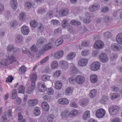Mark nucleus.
I'll return each mask as SVG.
<instances>
[{"instance_id":"a211bd4d","label":"nucleus","mask_w":122,"mask_h":122,"mask_svg":"<svg viewBox=\"0 0 122 122\" xmlns=\"http://www.w3.org/2000/svg\"><path fill=\"white\" fill-rule=\"evenodd\" d=\"M90 79L91 82L95 83L97 82L98 78L96 75L92 74L90 76Z\"/></svg>"},{"instance_id":"e433bc0d","label":"nucleus","mask_w":122,"mask_h":122,"mask_svg":"<svg viewBox=\"0 0 122 122\" xmlns=\"http://www.w3.org/2000/svg\"><path fill=\"white\" fill-rule=\"evenodd\" d=\"M78 112L77 110L75 109L71 112H69L70 117H71L73 116H76L78 114Z\"/></svg>"},{"instance_id":"bb28decb","label":"nucleus","mask_w":122,"mask_h":122,"mask_svg":"<svg viewBox=\"0 0 122 122\" xmlns=\"http://www.w3.org/2000/svg\"><path fill=\"white\" fill-rule=\"evenodd\" d=\"M47 120L49 122H55L56 121L55 117L53 115H49L47 117Z\"/></svg>"},{"instance_id":"7ed1b4c3","label":"nucleus","mask_w":122,"mask_h":122,"mask_svg":"<svg viewBox=\"0 0 122 122\" xmlns=\"http://www.w3.org/2000/svg\"><path fill=\"white\" fill-rule=\"evenodd\" d=\"M105 113V110L102 108H101L97 111L96 115L98 118H102L104 116Z\"/></svg>"},{"instance_id":"8fccbe9b","label":"nucleus","mask_w":122,"mask_h":122,"mask_svg":"<svg viewBox=\"0 0 122 122\" xmlns=\"http://www.w3.org/2000/svg\"><path fill=\"white\" fill-rule=\"evenodd\" d=\"M50 78V76L47 75H44L42 76L41 77L42 80L44 81L49 80Z\"/></svg>"},{"instance_id":"f3484780","label":"nucleus","mask_w":122,"mask_h":122,"mask_svg":"<svg viewBox=\"0 0 122 122\" xmlns=\"http://www.w3.org/2000/svg\"><path fill=\"white\" fill-rule=\"evenodd\" d=\"M53 44L51 43L45 44L43 47V51H47L48 49L52 48L53 47Z\"/></svg>"},{"instance_id":"6ab92c4d","label":"nucleus","mask_w":122,"mask_h":122,"mask_svg":"<svg viewBox=\"0 0 122 122\" xmlns=\"http://www.w3.org/2000/svg\"><path fill=\"white\" fill-rule=\"evenodd\" d=\"M116 40L118 44H122V33H120L117 34L116 37Z\"/></svg>"},{"instance_id":"4468645a","label":"nucleus","mask_w":122,"mask_h":122,"mask_svg":"<svg viewBox=\"0 0 122 122\" xmlns=\"http://www.w3.org/2000/svg\"><path fill=\"white\" fill-rule=\"evenodd\" d=\"M69 102L68 99L64 98L59 99L58 100V102L59 103L63 105L67 104H68Z\"/></svg>"},{"instance_id":"f03ea898","label":"nucleus","mask_w":122,"mask_h":122,"mask_svg":"<svg viewBox=\"0 0 122 122\" xmlns=\"http://www.w3.org/2000/svg\"><path fill=\"white\" fill-rule=\"evenodd\" d=\"M119 109V107L114 105L110 107L109 109V111L111 115H114L116 114Z\"/></svg>"},{"instance_id":"cd10ccee","label":"nucleus","mask_w":122,"mask_h":122,"mask_svg":"<svg viewBox=\"0 0 122 122\" xmlns=\"http://www.w3.org/2000/svg\"><path fill=\"white\" fill-rule=\"evenodd\" d=\"M34 114L36 116L40 115L41 113L40 108L37 107H35L34 111Z\"/></svg>"},{"instance_id":"4c0bfd02","label":"nucleus","mask_w":122,"mask_h":122,"mask_svg":"<svg viewBox=\"0 0 122 122\" xmlns=\"http://www.w3.org/2000/svg\"><path fill=\"white\" fill-rule=\"evenodd\" d=\"M97 91L95 89L91 90L89 93L90 97L91 98H93L95 97L96 95Z\"/></svg>"},{"instance_id":"680f3d73","label":"nucleus","mask_w":122,"mask_h":122,"mask_svg":"<svg viewBox=\"0 0 122 122\" xmlns=\"http://www.w3.org/2000/svg\"><path fill=\"white\" fill-rule=\"evenodd\" d=\"M89 102L88 100L86 99H83L82 102L81 104L83 106L87 105Z\"/></svg>"},{"instance_id":"3c124183","label":"nucleus","mask_w":122,"mask_h":122,"mask_svg":"<svg viewBox=\"0 0 122 122\" xmlns=\"http://www.w3.org/2000/svg\"><path fill=\"white\" fill-rule=\"evenodd\" d=\"M47 93L49 95H52L54 92L53 89L51 88H48L46 91Z\"/></svg>"},{"instance_id":"7c9ffc66","label":"nucleus","mask_w":122,"mask_h":122,"mask_svg":"<svg viewBox=\"0 0 122 122\" xmlns=\"http://www.w3.org/2000/svg\"><path fill=\"white\" fill-rule=\"evenodd\" d=\"M18 120L19 122H26V120L25 118H23V116L20 112L18 113Z\"/></svg>"},{"instance_id":"4d7b16f0","label":"nucleus","mask_w":122,"mask_h":122,"mask_svg":"<svg viewBox=\"0 0 122 122\" xmlns=\"http://www.w3.org/2000/svg\"><path fill=\"white\" fill-rule=\"evenodd\" d=\"M69 81L70 83L72 84H74L76 82L75 78L73 77H71L69 78Z\"/></svg>"},{"instance_id":"ddd939ff","label":"nucleus","mask_w":122,"mask_h":122,"mask_svg":"<svg viewBox=\"0 0 122 122\" xmlns=\"http://www.w3.org/2000/svg\"><path fill=\"white\" fill-rule=\"evenodd\" d=\"M64 54L63 51H58L54 54L53 55L54 58L56 59H59L62 57Z\"/></svg>"},{"instance_id":"473e14b6","label":"nucleus","mask_w":122,"mask_h":122,"mask_svg":"<svg viewBox=\"0 0 122 122\" xmlns=\"http://www.w3.org/2000/svg\"><path fill=\"white\" fill-rule=\"evenodd\" d=\"M75 56L76 55L74 52H71L68 55L67 58L68 60H71L75 57Z\"/></svg>"},{"instance_id":"774afa93","label":"nucleus","mask_w":122,"mask_h":122,"mask_svg":"<svg viewBox=\"0 0 122 122\" xmlns=\"http://www.w3.org/2000/svg\"><path fill=\"white\" fill-rule=\"evenodd\" d=\"M70 105L71 107L74 108L77 107V105L75 102H74L72 101L70 102Z\"/></svg>"},{"instance_id":"a18cd8bd","label":"nucleus","mask_w":122,"mask_h":122,"mask_svg":"<svg viewBox=\"0 0 122 122\" xmlns=\"http://www.w3.org/2000/svg\"><path fill=\"white\" fill-rule=\"evenodd\" d=\"M71 24L73 25H80L81 23L79 21L75 20H72L70 21Z\"/></svg>"},{"instance_id":"338daca9","label":"nucleus","mask_w":122,"mask_h":122,"mask_svg":"<svg viewBox=\"0 0 122 122\" xmlns=\"http://www.w3.org/2000/svg\"><path fill=\"white\" fill-rule=\"evenodd\" d=\"M48 59L49 57L48 56L46 57L40 61V63L42 64L46 62L48 60Z\"/></svg>"},{"instance_id":"c03bdc74","label":"nucleus","mask_w":122,"mask_h":122,"mask_svg":"<svg viewBox=\"0 0 122 122\" xmlns=\"http://www.w3.org/2000/svg\"><path fill=\"white\" fill-rule=\"evenodd\" d=\"M38 24L36 20H33L31 21L30 23V26L32 27L35 28L36 27Z\"/></svg>"},{"instance_id":"412c9836","label":"nucleus","mask_w":122,"mask_h":122,"mask_svg":"<svg viewBox=\"0 0 122 122\" xmlns=\"http://www.w3.org/2000/svg\"><path fill=\"white\" fill-rule=\"evenodd\" d=\"M108 100V97L107 96L103 95V96L102 99L100 101L102 103L104 104H106Z\"/></svg>"},{"instance_id":"9d476101","label":"nucleus","mask_w":122,"mask_h":122,"mask_svg":"<svg viewBox=\"0 0 122 122\" xmlns=\"http://www.w3.org/2000/svg\"><path fill=\"white\" fill-rule=\"evenodd\" d=\"M21 31L22 34L24 35H28L29 32V29L26 25H24L21 27Z\"/></svg>"},{"instance_id":"2f4dec72","label":"nucleus","mask_w":122,"mask_h":122,"mask_svg":"<svg viewBox=\"0 0 122 122\" xmlns=\"http://www.w3.org/2000/svg\"><path fill=\"white\" fill-rule=\"evenodd\" d=\"M62 86L61 82L59 81H56L55 83V88L58 90L61 89Z\"/></svg>"},{"instance_id":"20e7f679","label":"nucleus","mask_w":122,"mask_h":122,"mask_svg":"<svg viewBox=\"0 0 122 122\" xmlns=\"http://www.w3.org/2000/svg\"><path fill=\"white\" fill-rule=\"evenodd\" d=\"M100 7L99 4L98 3L96 2L93 3L92 5L90 6L89 9L91 12H94L99 9Z\"/></svg>"},{"instance_id":"79ce46f5","label":"nucleus","mask_w":122,"mask_h":122,"mask_svg":"<svg viewBox=\"0 0 122 122\" xmlns=\"http://www.w3.org/2000/svg\"><path fill=\"white\" fill-rule=\"evenodd\" d=\"M103 35L105 38L107 39L110 38L112 36L111 33L109 32H107L104 33Z\"/></svg>"},{"instance_id":"a19ab883","label":"nucleus","mask_w":122,"mask_h":122,"mask_svg":"<svg viewBox=\"0 0 122 122\" xmlns=\"http://www.w3.org/2000/svg\"><path fill=\"white\" fill-rule=\"evenodd\" d=\"M63 41L62 38H60L56 40L55 42V45L56 46H58L61 44Z\"/></svg>"},{"instance_id":"a878e982","label":"nucleus","mask_w":122,"mask_h":122,"mask_svg":"<svg viewBox=\"0 0 122 122\" xmlns=\"http://www.w3.org/2000/svg\"><path fill=\"white\" fill-rule=\"evenodd\" d=\"M119 45L117 43H114L111 45V49L114 51H118L119 50Z\"/></svg>"},{"instance_id":"dca6fc26","label":"nucleus","mask_w":122,"mask_h":122,"mask_svg":"<svg viewBox=\"0 0 122 122\" xmlns=\"http://www.w3.org/2000/svg\"><path fill=\"white\" fill-rule=\"evenodd\" d=\"M38 102L37 99L29 100L28 101L27 104L30 107H32L37 104Z\"/></svg>"},{"instance_id":"c756f323","label":"nucleus","mask_w":122,"mask_h":122,"mask_svg":"<svg viewBox=\"0 0 122 122\" xmlns=\"http://www.w3.org/2000/svg\"><path fill=\"white\" fill-rule=\"evenodd\" d=\"M69 113L66 111L64 112H62L61 115L63 118H66L70 117Z\"/></svg>"},{"instance_id":"0eeeda50","label":"nucleus","mask_w":122,"mask_h":122,"mask_svg":"<svg viewBox=\"0 0 122 122\" xmlns=\"http://www.w3.org/2000/svg\"><path fill=\"white\" fill-rule=\"evenodd\" d=\"M38 90L42 92H44L46 89V88L43 82H40L38 84Z\"/></svg>"},{"instance_id":"58836bf2","label":"nucleus","mask_w":122,"mask_h":122,"mask_svg":"<svg viewBox=\"0 0 122 122\" xmlns=\"http://www.w3.org/2000/svg\"><path fill=\"white\" fill-rule=\"evenodd\" d=\"M51 67L52 68L54 69L58 67V63L56 61H53L51 63Z\"/></svg>"},{"instance_id":"5701e85b","label":"nucleus","mask_w":122,"mask_h":122,"mask_svg":"<svg viewBox=\"0 0 122 122\" xmlns=\"http://www.w3.org/2000/svg\"><path fill=\"white\" fill-rule=\"evenodd\" d=\"M42 107L45 111H48L49 109L48 104L46 102H43L42 103Z\"/></svg>"},{"instance_id":"39448f33","label":"nucleus","mask_w":122,"mask_h":122,"mask_svg":"<svg viewBox=\"0 0 122 122\" xmlns=\"http://www.w3.org/2000/svg\"><path fill=\"white\" fill-rule=\"evenodd\" d=\"M100 63L96 61L93 62L90 66V67L92 70L96 71L100 69Z\"/></svg>"},{"instance_id":"0e129e2a","label":"nucleus","mask_w":122,"mask_h":122,"mask_svg":"<svg viewBox=\"0 0 122 122\" xmlns=\"http://www.w3.org/2000/svg\"><path fill=\"white\" fill-rule=\"evenodd\" d=\"M121 119L119 117H116L113 119L111 122H121Z\"/></svg>"},{"instance_id":"13d9d810","label":"nucleus","mask_w":122,"mask_h":122,"mask_svg":"<svg viewBox=\"0 0 122 122\" xmlns=\"http://www.w3.org/2000/svg\"><path fill=\"white\" fill-rule=\"evenodd\" d=\"M60 75V71L58 70L57 71L54 73L53 75L54 76L55 78H57Z\"/></svg>"},{"instance_id":"b1692460","label":"nucleus","mask_w":122,"mask_h":122,"mask_svg":"<svg viewBox=\"0 0 122 122\" xmlns=\"http://www.w3.org/2000/svg\"><path fill=\"white\" fill-rule=\"evenodd\" d=\"M10 4L13 9H16L17 8L18 4L16 0H11Z\"/></svg>"},{"instance_id":"1a4fd4ad","label":"nucleus","mask_w":122,"mask_h":122,"mask_svg":"<svg viewBox=\"0 0 122 122\" xmlns=\"http://www.w3.org/2000/svg\"><path fill=\"white\" fill-rule=\"evenodd\" d=\"M88 62L87 59L86 58H82L79 61L78 64L80 66L84 67L86 66Z\"/></svg>"},{"instance_id":"2eb2a0df","label":"nucleus","mask_w":122,"mask_h":122,"mask_svg":"<svg viewBox=\"0 0 122 122\" xmlns=\"http://www.w3.org/2000/svg\"><path fill=\"white\" fill-rule=\"evenodd\" d=\"M68 13V10L67 9H65L60 10L59 12V14L61 16H64L66 15Z\"/></svg>"},{"instance_id":"6e6d98bb","label":"nucleus","mask_w":122,"mask_h":122,"mask_svg":"<svg viewBox=\"0 0 122 122\" xmlns=\"http://www.w3.org/2000/svg\"><path fill=\"white\" fill-rule=\"evenodd\" d=\"M5 31L4 30H2L0 31V39L3 38L5 35Z\"/></svg>"},{"instance_id":"aec40b11","label":"nucleus","mask_w":122,"mask_h":122,"mask_svg":"<svg viewBox=\"0 0 122 122\" xmlns=\"http://www.w3.org/2000/svg\"><path fill=\"white\" fill-rule=\"evenodd\" d=\"M60 64L62 68L64 70L67 69L68 67V63L66 61H60Z\"/></svg>"},{"instance_id":"ea45409f","label":"nucleus","mask_w":122,"mask_h":122,"mask_svg":"<svg viewBox=\"0 0 122 122\" xmlns=\"http://www.w3.org/2000/svg\"><path fill=\"white\" fill-rule=\"evenodd\" d=\"M120 96L119 94L117 93H114L112 94L110 96L112 99L113 100L119 97Z\"/></svg>"},{"instance_id":"423d86ee","label":"nucleus","mask_w":122,"mask_h":122,"mask_svg":"<svg viewBox=\"0 0 122 122\" xmlns=\"http://www.w3.org/2000/svg\"><path fill=\"white\" fill-rule=\"evenodd\" d=\"M76 82L79 84H83L85 82V79L84 76L82 75H79L75 77Z\"/></svg>"},{"instance_id":"bf43d9fd","label":"nucleus","mask_w":122,"mask_h":122,"mask_svg":"<svg viewBox=\"0 0 122 122\" xmlns=\"http://www.w3.org/2000/svg\"><path fill=\"white\" fill-rule=\"evenodd\" d=\"M109 10L108 8L106 6H104L102 8L101 11L104 13L107 12Z\"/></svg>"},{"instance_id":"9b49d317","label":"nucleus","mask_w":122,"mask_h":122,"mask_svg":"<svg viewBox=\"0 0 122 122\" xmlns=\"http://www.w3.org/2000/svg\"><path fill=\"white\" fill-rule=\"evenodd\" d=\"M104 45L103 42L100 40H99L96 41L94 43V46L96 49H102Z\"/></svg>"},{"instance_id":"69168bd1","label":"nucleus","mask_w":122,"mask_h":122,"mask_svg":"<svg viewBox=\"0 0 122 122\" xmlns=\"http://www.w3.org/2000/svg\"><path fill=\"white\" fill-rule=\"evenodd\" d=\"M45 40L43 38H41L39 39L37 41V44H41L43 43L45 41Z\"/></svg>"},{"instance_id":"c9c22d12","label":"nucleus","mask_w":122,"mask_h":122,"mask_svg":"<svg viewBox=\"0 0 122 122\" xmlns=\"http://www.w3.org/2000/svg\"><path fill=\"white\" fill-rule=\"evenodd\" d=\"M18 24V23L16 21L13 20L10 22V25L11 28H14L17 26Z\"/></svg>"},{"instance_id":"6e6552de","label":"nucleus","mask_w":122,"mask_h":122,"mask_svg":"<svg viewBox=\"0 0 122 122\" xmlns=\"http://www.w3.org/2000/svg\"><path fill=\"white\" fill-rule=\"evenodd\" d=\"M99 57L100 60L103 63L106 62L108 59L107 55L104 53H102L100 54Z\"/></svg>"},{"instance_id":"5fc2aeb1","label":"nucleus","mask_w":122,"mask_h":122,"mask_svg":"<svg viewBox=\"0 0 122 122\" xmlns=\"http://www.w3.org/2000/svg\"><path fill=\"white\" fill-rule=\"evenodd\" d=\"M14 48L13 45H8L7 48L8 51L10 52L12 51Z\"/></svg>"},{"instance_id":"393cba45","label":"nucleus","mask_w":122,"mask_h":122,"mask_svg":"<svg viewBox=\"0 0 122 122\" xmlns=\"http://www.w3.org/2000/svg\"><path fill=\"white\" fill-rule=\"evenodd\" d=\"M90 116V112L89 111H87L85 112L83 115V118L84 120L88 119Z\"/></svg>"},{"instance_id":"09e8293b","label":"nucleus","mask_w":122,"mask_h":122,"mask_svg":"<svg viewBox=\"0 0 122 122\" xmlns=\"http://www.w3.org/2000/svg\"><path fill=\"white\" fill-rule=\"evenodd\" d=\"M25 88L24 86L21 85L20 86L18 89L19 93H24L25 91Z\"/></svg>"},{"instance_id":"4be33fe9","label":"nucleus","mask_w":122,"mask_h":122,"mask_svg":"<svg viewBox=\"0 0 122 122\" xmlns=\"http://www.w3.org/2000/svg\"><path fill=\"white\" fill-rule=\"evenodd\" d=\"M31 87H29L27 89L26 93L29 94H31L35 89V85L31 84Z\"/></svg>"},{"instance_id":"f704fd0d","label":"nucleus","mask_w":122,"mask_h":122,"mask_svg":"<svg viewBox=\"0 0 122 122\" xmlns=\"http://www.w3.org/2000/svg\"><path fill=\"white\" fill-rule=\"evenodd\" d=\"M71 69V71L73 73H75L78 72V69L74 66V64L73 63L70 64Z\"/></svg>"},{"instance_id":"72a5a7b5","label":"nucleus","mask_w":122,"mask_h":122,"mask_svg":"<svg viewBox=\"0 0 122 122\" xmlns=\"http://www.w3.org/2000/svg\"><path fill=\"white\" fill-rule=\"evenodd\" d=\"M26 70V67L24 66H22L19 68V74H23L25 72Z\"/></svg>"},{"instance_id":"864d4df0","label":"nucleus","mask_w":122,"mask_h":122,"mask_svg":"<svg viewBox=\"0 0 122 122\" xmlns=\"http://www.w3.org/2000/svg\"><path fill=\"white\" fill-rule=\"evenodd\" d=\"M67 20L66 19L64 20H62L61 25L64 28L66 27L67 25Z\"/></svg>"},{"instance_id":"49530a36","label":"nucleus","mask_w":122,"mask_h":122,"mask_svg":"<svg viewBox=\"0 0 122 122\" xmlns=\"http://www.w3.org/2000/svg\"><path fill=\"white\" fill-rule=\"evenodd\" d=\"M24 5L26 8L29 9L32 6V4L30 2L28 1L25 3Z\"/></svg>"},{"instance_id":"de8ad7c7","label":"nucleus","mask_w":122,"mask_h":122,"mask_svg":"<svg viewBox=\"0 0 122 122\" xmlns=\"http://www.w3.org/2000/svg\"><path fill=\"white\" fill-rule=\"evenodd\" d=\"M23 40L22 36L20 35H17L16 37V40L18 42H20Z\"/></svg>"},{"instance_id":"e2e57ef3","label":"nucleus","mask_w":122,"mask_h":122,"mask_svg":"<svg viewBox=\"0 0 122 122\" xmlns=\"http://www.w3.org/2000/svg\"><path fill=\"white\" fill-rule=\"evenodd\" d=\"M13 79V78L12 77V76H10L7 78L6 80V82H12V80Z\"/></svg>"},{"instance_id":"603ef678","label":"nucleus","mask_w":122,"mask_h":122,"mask_svg":"<svg viewBox=\"0 0 122 122\" xmlns=\"http://www.w3.org/2000/svg\"><path fill=\"white\" fill-rule=\"evenodd\" d=\"M89 50H85L82 51L81 53L82 55L83 56H85L87 55L89 53Z\"/></svg>"},{"instance_id":"c85d7f7f","label":"nucleus","mask_w":122,"mask_h":122,"mask_svg":"<svg viewBox=\"0 0 122 122\" xmlns=\"http://www.w3.org/2000/svg\"><path fill=\"white\" fill-rule=\"evenodd\" d=\"M73 91V88L71 87H69L65 90V94L67 95H70L72 94Z\"/></svg>"},{"instance_id":"37998d69","label":"nucleus","mask_w":122,"mask_h":122,"mask_svg":"<svg viewBox=\"0 0 122 122\" xmlns=\"http://www.w3.org/2000/svg\"><path fill=\"white\" fill-rule=\"evenodd\" d=\"M17 93L16 90L14 89L11 91V96L12 99H15L16 97Z\"/></svg>"},{"instance_id":"f8f14e48","label":"nucleus","mask_w":122,"mask_h":122,"mask_svg":"<svg viewBox=\"0 0 122 122\" xmlns=\"http://www.w3.org/2000/svg\"><path fill=\"white\" fill-rule=\"evenodd\" d=\"M30 80L31 81V84L33 85H35L36 81L37 78L36 73H33L30 76Z\"/></svg>"},{"instance_id":"052dcab7","label":"nucleus","mask_w":122,"mask_h":122,"mask_svg":"<svg viewBox=\"0 0 122 122\" xmlns=\"http://www.w3.org/2000/svg\"><path fill=\"white\" fill-rule=\"evenodd\" d=\"M12 112L11 109H9L8 110L7 114L8 117H10L12 116Z\"/></svg>"},{"instance_id":"f257e3e1","label":"nucleus","mask_w":122,"mask_h":122,"mask_svg":"<svg viewBox=\"0 0 122 122\" xmlns=\"http://www.w3.org/2000/svg\"><path fill=\"white\" fill-rule=\"evenodd\" d=\"M16 60L12 56H10L8 57V59H5L3 63L0 62V67H2L3 66H7L11 63L13 61H15Z\"/></svg>"}]
</instances>
